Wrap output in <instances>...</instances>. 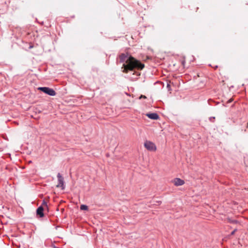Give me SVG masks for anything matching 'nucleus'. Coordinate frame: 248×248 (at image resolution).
Instances as JSON below:
<instances>
[{
	"label": "nucleus",
	"instance_id": "f257e3e1",
	"mask_svg": "<svg viewBox=\"0 0 248 248\" xmlns=\"http://www.w3.org/2000/svg\"><path fill=\"white\" fill-rule=\"evenodd\" d=\"M119 62L124 63L123 72L127 73L128 71H133L135 69L141 70L144 65L139 61L135 59L128 53H122L119 55Z\"/></svg>",
	"mask_w": 248,
	"mask_h": 248
},
{
	"label": "nucleus",
	"instance_id": "f03ea898",
	"mask_svg": "<svg viewBox=\"0 0 248 248\" xmlns=\"http://www.w3.org/2000/svg\"><path fill=\"white\" fill-rule=\"evenodd\" d=\"M38 90L50 96H55L56 94L53 89L47 87H39Z\"/></svg>",
	"mask_w": 248,
	"mask_h": 248
},
{
	"label": "nucleus",
	"instance_id": "7ed1b4c3",
	"mask_svg": "<svg viewBox=\"0 0 248 248\" xmlns=\"http://www.w3.org/2000/svg\"><path fill=\"white\" fill-rule=\"evenodd\" d=\"M145 147L149 151H155L156 150L155 145L150 141L146 140L144 142Z\"/></svg>",
	"mask_w": 248,
	"mask_h": 248
},
{
	"label": "nucleus",
	"instance_id": "20e7f679",
	"mask_svg": "<svg viewBox=\"0 0 248 248\" xmlns=\"http://www.w3.org/2000/svg\"><path fill=\"white\" fill-rule=\"evenodd\" d=\"M58 178V184L57 185V187H61L62 189L63 190L65 188V186L64 185V178L61 175L60 173H58L57 174Z\"/></svg>",
	"mask_w": 248,
	"mask_h": 248
},
{
	"label": "nucleus",
	"instance_id": "39448f33",
	"mask_svg": "<svg viewBox=\"0 0 248 248\" xmlns=\"http://www.w3.org/2000/svg\"><path fill=\"white\" fill-rule=\"evenodd\" d=\"M44 208L42 205L38 207L36 210V215L40 217H44Z\"/></svg>",
	"mask_w": 248,
	"mask_h": 248
},
{
	"label": "nucleus",
	"instance_id": "423d86ee",
	"mask_svg": "<svg viewBox=\"0 0 248 248\" xmlns=\"http://www.w3.org/2000/svg\"><path fill=\"white\" fill-rule=\"evenodd\" d=\"M173 183L174 185L176 186H182L185 184L184 181L179 178H175L173 180Z\"/></svg>",
	"mask_w": 248,
	"mask_h": 248
},
{
	"label": "nucleus",
	"instance_id": "0eeeda50",
	"mask_svg": "<svg viewBox=\"0 0 248 248\" xmlns=\"http://www.w3.org/2000/svg\"><path fill=\"white\" fill-rule=\"evenodd\" d=\"M146 116L150 119L156 120L159 118V115L156 113H147Z\"/></svg>",
	"mask_w": 248,
	"mask_h": 248
},
{
	"label": "nucleus",
	"instance_id": "6e6552de",
	"mask_svg": "<svg viewBox=\"0 0 248 248\" xmlns=\"http://www.w3.org/2000/svg\"><path fill=\"white\" fill-rule=\"evenodd\" d=\"M80 209L81 210H87L88 209V207L86 205L82 204L80 206Z\"/></svg>",
	"mask_w": 248,
	"mask_h": 248
},
{
	"label": "nucleus",
	"instance_id": "1a4fd4ad",
	"mask_svg": "<svg viewBox=\"0 0 248 248\" xmlns=\"http://www.w3.org/2000/svg\"><path fill=\"white\" fill-rule=\"evenodd\" d=\"M228 221L230 223H232V224H236L238 222L237 220H234V219H231V218H228Z\"/></svg>",
	"mask_w": 248,
	"mask_h": 248
},
{
	"label": "nucleus",
	"instance_id": "9d476101",
	"mask_svg": "<svg viewBox=\"0 0 248 248\" xmlns=\"http://www.w3.org/2000/svg\"><path fill=\"white\" fill-rule=\"evenodd\" d=\"M41 205L45 206H46L47 208V203H46V202L45 200L43 201V202H42V204Z\"/></svg>",
	"mask_w": 248,
	"mask_h": 248
},
{
	"label": "nucleus",
	"instance_id": "9b49d317",
	"mask_svg": "<svg viewBox=\"0 0 248 248\" xmlns=\"http://www.w3.org/2000/svg\"><path fill=\"white\" fill-rule=\"evenodd\" d=\"M215 119V117H210L209 118V120H210V122H214Z\"/></svg>",
	"mask_w": 248,
	"mask_h": 248
},
{
	"label": "nucleus",
	"instance_id": "f8f14e48",
	"mask_svg": "<svg viewBox=\"0 0 248 248\" xmlns=\"http://www.w3.org/2000/svg\"><path fill=\"white\" fill-rule=\"evenodd\" d=\"M167 88L168 91L171 90L170 85L169 83H167Z\"/></svg>",
	"mask_w": 248,
	"mask_h": 248
},
{
	"label": "nucleus",
	"instance_id": "ddd939ff",
	"mask_svg": "<svg viewBox=\"0 0 248 248\" xmlns=\"http://www.w3.org/2000/svg\"><path fill=\"white\" fill-rule=\"evenodd\" d=\"M236 231H237V230H236V229L234 230H233V231L231 232V234H232V235L234 234V233L235 232H236Z\"/></svg>",
	"mask_w": 248,
	"mask_h": 248
},
{
	"label": "nucleus",
	"instance_id": "4468645a",
	"mask_svg": "<svg viewBox=\"0 0 248 248\" xmlns=\"http://www.w3.org/2000/svg\"><path fill=\"white\" fill-rule=\"evenodd\" d=\"M146 98V97L145 96V95H141L140 97V98Z\"/></svg>",
	"mask_w": 248,
	"mask_h": 248
},
{
	"label": "nucleus",
	"instance_id": "2eb2a0df",
	"mask_svg": "<svg viewBox=\"0 0 248 248\" xmlns=\"http://www.w3.org/2000/svg\"><path fill=\"white\" fill-rule=\"evenodd\" d=\"M232 101V99H230V100H228V102H229V103H230V102H231Z\"/></svg>",
	"mask_w": 248,
	"mask_h": 248
},
{
	"label": "nucleus",
	"instance_id": "dca6fc26",
	"mask_svg": "<svg viewBox=\"0 0 248 248\" xmlns=\"http://www.w3.org/2000/svg\"><path fill=\"white\" fill-rule=\"evenodd\" d=\"M53 248H59L55 246V245H54V246H53Z\"/></svg>",
	"mask_w": 248,
	"mask_h": 248
},
{
	"label": "nucleus",
	"instance_id": "f3484780",
	"mask_svg": "<svg viewBox=\"0 0 248 248\" xmlns=\"http://www.w3.org/2000/svg\"><path fill=\"white\" fill-rule=\"evenodd\" d=\"M31 47H32V46H30V48H31Z\"/></svg>",
	"mask_w": 248,
	"mask_h": 248
}]
</instances>
